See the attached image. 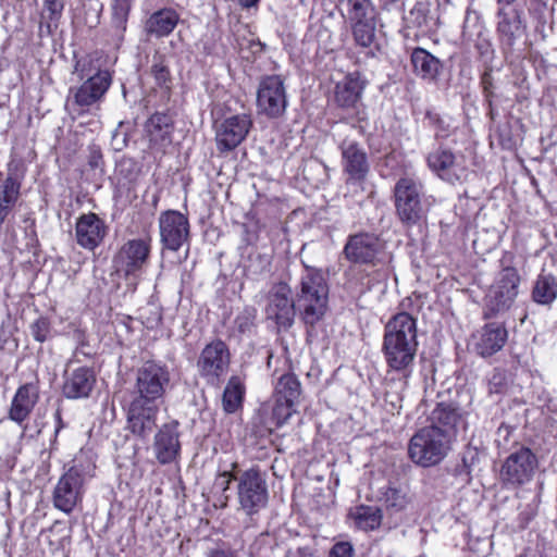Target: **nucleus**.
<instances>
[{"instance_id": "obj_57", "label": "nucleus", "mask_w": 557, "mask_h": 557, "mask_svg": "<svg viewBox=\"0 0 557 557\" xmlns=\"http://www.w3.org/2000/svg\"><path fill=\"white\" fill-rule=\"evenodd\" d=\"M117 136H119V135H117V133H115V134L113 135V138H112V139H113V141H117ZM125 145H126V139H125V138H123L121 144L116 143L115 149H116V150H121Z\"/></svg>"}, {"instance_id": "obj_42", "label": "nucleus", "mask_w": 557, "mask_h": 557, "mask_svg": "<svg viewBox=\"0 0 557 557\" xmlns=\"http://www.w3.org/2000/svg\"><path fill=\"white\" fill-rule=\"evenodd\" d=\"M236 475H233L230 471H223L216 474L212 487L211 493L218 497V500L221 506H225L228 502V495L226 492L230 488V484L233 480H235Z\"/></svg>"}, {"instance_id": "obj_58", "label": "nucleus", "mask_w": 557, "mask_h": 557, "mask_svg": "<svg viewBox=\"0 0 557 557\" xmlns=\"http://www.w3.org/2000/svg\"><path fill=\"white\" fill-rule=\"evenodd\" d=\"M497 1V4L499 7H508L510 4H512L516 0H496Z\"/></svg>"}, {"instance_id": "obj_24", "label": "nucleus", "mask_w": 557, "mask_h": 557, "mask_svg": "<svg viewBox=\"0 0 557 557\" xmlns=\"http://www.w3.org/2000/svg\"><path fill=\"white\" fill-rule=\"evenodd\" d=\"M508 332L498 323L485 324L474 335V350L482 357H490L499 351L506 344Z\"/></svg>"}, {"instance_id": "obj_53", "label": "nucleus", "mask_w": 557, "mask_h": 557, "mask_svg": "<svg viewBox=\"0 0 557 557\" xmlns=\"http://www.w3.org/2000/svg\"><path fill=\"white\" fill-rule=\"evenodd\" d=\"M54 419L57 421V426H55V431H54V436L57 437L59 431L61 429L64 428V424H63V421H62V417H61V411L60 410H57L55 413H54Z\"/></svg>"}, {"instance_id": "obj_55", "label": "nucleus", "mask_w": 557, "mask_h": 557, "mask_svg": "<svg viewBox=\"0 0 557 557\" xmlns=\"http://www.w3.org/2000/svg\"><path fill=\"white\" fill-rule=\"evenodd\" d=\"M357 128L355 125H349V124H344L342 126V129H341V133H338V136H342V134L346 137V135L348 134L350 137V133L355 132Z\"/></svg>"}, {"instance_id": "obj_3", "label": "nucleus", "mask_w": 557, "mask_h": 557, "mask_svg": "<svg viewBox=\"0 0 557 557\" xmlns=\"http://www.w3.org/2000/svg\"><path fill=\"white\" fill-rule=\"evenodd\" d=\"M95 463L90 458L77 456L59 479L52 493L53 506L64 513H71L82 502L84 485L95 475Z\"/></svg>"}, {"instance_id": "obj_39", "label": "nucleus", "mask_w": 557, "mask_h": 557, "mask_svg": "<svg viewBox=\"0 0 557 557\" xmlns=\"http://www.w3.org/2000/svg\"><path fill=\"white\" fill-rule=\"evenodd\" d=\"M356 524L362 530H374L381 524V510L373 506H359L354 513Z\"/></svg>"}, {"instance_id": "obj_32", "label": "nucleus", "mask_w": 557, "mask_h": 557, "mask_svg": "<svg viewBox=\"0 0 557 557\" xmlns=\"http://www.w3.org/2000/svg\"><path fill=\"white\" fill-rule=\"evenodd\" d=\"M532 300L541 306H552L557 299V277L552 273L541 272L532 286Z\"/></svg>"}, {"instance_id": "obj_49", "label": "nucleus", "mask_w": 557, "mask_h": 557, "mask_svg": "<svg viewBox=\"0 0 557 557\" xmlns=\"http://www.w3.org/2000/svg\"><path fill=\"white\" fill-rule=\"evenodd\" d=\"M354 547L349 542H338L332 546L327 557H352Z\"/></svg>"}, {"instance_id": "obj_29", "label": "nucleus", "mask_w": 557, "mask_h": 557, "mask_svg": "<svg viewBox=\"0 0 557 557\" xmlns=\"http://www.w3.org/2000/svg\"><path fill=\"white\" fill-rule=\"evenodd\" d=\"M413 70L421 78L435 82L442 71V62L422 48H416L411 54Z\"/></svg>"}, {"instance_id": "obj_15", "label": "nucleus", "mask_w": 557, "mask_h": 557, "mask_svg": "<svg viewBox=\"0 0 557 557\" xmlns=\"http://www.w3.org/2000/svg\"><path fill=\"white\" fill-rule=\"evenodd\" d=\"M426 163L441 180L450 184L461 182L467 176L465 158L461 154H455L446 147H438L431 151L426 157Z\"/></svg>"}, {"instance_id": "obj_8", "label": "nucleus", "mask_w": 557, "mask_h": 557, "mask_svg": "<svg viewBox=\"0 0 557 557\" xmlns=\"http://www.w3.org/2000/svg\"><path fill=\"white\" fill-rule=\"evenodd\" d=\"M235 481L238 504L246 515H256L268 505L267 475L259 468L252 467L239 472Z\"/></svg>"}, {"instance_id": "obj_46", "label": "nucleus", "mask_w": 557, "mask_h": 557, "mask_svg": "<svg viewBox=\"0 0 557 557\" xmlns=\"http://www.w3.org/2000/svg\"><path fill=\"white\" fill-rule=\"evenodd\" d=\"M296 404H289L287 401L275 398V405L272 411V418L275 420L276 425L284 424L295 412Z\"/></svg>"}, {"instance_id": "obj_14", "label": "nucleus", "mask_w": 557, "mask_h": 557, "mask_svg": "<svg viewBox=\"0 0 557 557\" xmlns=\"http://www.w3.org/2000/svg\"><path fill=\"white\" fill-rule=\"evenodd\" d=\"M536 467L535 454L528 447H521L506 458L500 479L506 484L519 486L532 480Z\"/></svg>"}, {"instance_id": "obj_52", "label": "nucleus", "mask_w": 557, "mask_h": 557, "mask_svg": "<svg viewBox=\"0 0 557 557\" xmlns=\"http://www.w3.org/2000/svg\"><path fill=\"white\" fill-rule=\"evenodd\" d=\"M88 163H89V165L92 169H97V168H99L101 165V163H102V154H101V151L98 148H91L90 149Z\"/></svg>"}, {"instance_id": "obj_21", "label": "nucleus", "mask_w": 557, "mask_h": 557, "mask_svg": "<svg viewBox=\"0 0 557 557\" xmlns=\"http://www.w3.org/2000/svg\"><path fill=\"white\" fill-rule=\"evenodd\" d=\"M178 422L164 423L154 435L153 450L157 460L162 463H171L181 453Z\"/></svg>"}, {"instance_id": "obj_4", "label": "nucleus", "mask_w": 557, "mask_h": 557, "mask_svg": "<svg viewBox=\"0 0 557 557\" xmlns=\"http://www.w3.org/2000/svg\"><path fill=\"white\" fill-rule=\"evenodd\" d=\"M329 286L323 273L307 268L300 277V288L296 295V305L306 324L314 325L327 309Z\"/></svg>"}, {"instance_id": "obj_33", "label": "nucleus", "mask_w": 557, "mask_h": 557, "mask_svg": "<svg viewBox=\"0 0 557 557\" xmlns=\"http://www.w3.org/2000/svg\"><path fill=\"white\" fill-rule=\"evenodd\" d=\"M20 183L8 176L0 186V224L3 223L20 196Z\"/></svg>"}, {"instance_id": "obj_45", "label": "nucleus", "mask_w": 557, "mask_h": 557, "mask_svg": "<svg viewBox=\"0 0 557 557\" xmlns=\"http://www.w3.org/2000/svg\"><path fill=\"white\" fill-rule=\"evenodd\" d=\"M132 0H114L112 5V20L115 27L125 29V24L131 10Z\"/></svg>"}, {"instance_id": "obj_54", "label": "nucleus", "mask_w": 557, "mask_h": 557, "mask_svg": "<svg viewBox=\"0 0 557 557\" xmlns=\"http://www.w3.org/2000/svg\"><path fill=\"white\" fill-rule=\"evenodd\" d=\"M160 321H161V313L157 310L153 313V317L151 319H148L147 326L153 327L154 325H158Z\"/></svg>"}, {"instance_id": "obj_6", "label": "nucleus", "mask_w": 557, "mask_h": 557, "mask_svg": "<svg viewBox=\"0 0 557 557\" xmlns=\"http://www.w3.org/2000/svg\"><path fill=\"white\" fill-rule=\"evenodd\" d=\"M498 272L494 283L490 286L484 298V317L496 318L507 312L515 304L519 294L520 275L510 264H505Z\"/></svg>"}, {"instance_id": "obj_11", "label": "nucleus", "mask_w": 557, "mask_h": 557, "mask_svg": "<svg viewBox=\"0 0 557 557\" xmlns=\"http://www.w3.org/2000/svg\"><path fill=\"white\" fill-rule=\"evenodd\" d=\"M151 251V238H133L126 240L113 258L117 272L125 276H136L147 265Z\"/></svg>"}, {"instance_id": "obj_18", "label": "nucleus", "mask_w": 557, "mask_h": 557, "mask_svg": "<svg viewBox=\"0 0 557 557\" xmlns=\"http://www.w3.org/2000/svg\"><path fill=\"white\" fill-rule=\"evenodd\" d=\"M161 244L169 250L177 251L189 239L187 216L176 210H168L159 216Z\"/></svg>"}, {"instance_id": "obj_26", "label": "nucleus", "mask_w": 557, "mask_h": 557, "mask_svg": "<svg viewBox=\"0 0 557 557\" xmlns=\"http://www.w3.org/2000/svg\"><path fill=\"white\" fill-rule=\"evenodd\" d=\"M145 131L153 149L164 150L172 144L173 121L165 113L152 114L145 124Z\"/></svg>"}, {"instance_id": "obj_7", "label": "nucleus", "mask_w": 557, "mask_h": 557, "mask_svg": "<svg viewBox=\"0 0 557 557\" xmlns=\"http://www.w3.org/2000/svg\"><path fill=\"white\" fill-rule=\"evenodd\" d=\"M424 185L413 176L400 177L394 187V202L398 218L406 225L419 223L425 215Z\"/></svg>"}, {"instance_id": "obj_10", "label": "nucleus", "mask_w": 557, "mask_h": 557, "mask_svg": "<svg viewBox=\"0 0 557 557\" xmlns=\"http://www.w3.org/2000/svg\"><path fill=\"white\" fill-rule=\"evenodd\" d=\"M111 84L112 74L110 72H98L85 79L81 86L70 89L67 103L78 114L88 112L92 106L103 99Z\"/></svg>"}, {"instance_id": "obj_50", "label": "nucleus", "mask_w": 557, "mask_h": 557, "mask_svg": "<svg viewBox=\"0 0 557 557\" xmlns=\"http://www.w3.org/2000/svg\"><path fill=\"white\" fill-rule=\"evenodd\" d=\"M235 323L240 333L248 332L253 325V314L250 311L245 310L236 318Z\"/></svg>"}, {"instance_id": "obj_47", "label": "nucleus", "mask_w": 557, "mask_h": 557, "mask_svg": "<svg viewBox=\"0 0 557 557\" xmlns=\"http://www.w3.org/2000/svg\"><path fill=\"white\" fill-rule=\"evenodd\" d=\"M51 327L47 318L40 317L30 324V334L35 341L44 343L50 337Z\"/></svg>"}, {"instance_id": "obj_31", "label": "nucleus", "mask_w": 557, "mask_h": 557, "mask_svg": "<svg viewBox=\"0 0 557 557\" xmlns=\"http://www.w3.org/2000/svg\"><path fill=\"white\" fill-rule=\"evenodd\" d=\"M431 425H435L443 431L454 432L459 424L463 422L461 410L453 404H438L431 413Z\"/></svg>"}, {"instance_id": "obj_36", "label": "nucleus", "mask_w": 557, "mask_h": 557, "mask_svg": "<svg viewBox=\"0 0 557 557\" xmlns=\"http://www.w3.org/2000/svg\"><path fill=\"white\" fill-rule=\"evenodd\" d=\"M350 24L356 45L362 48L372 47L376 38V18L354 21Z\"/></svg>"}, {"instance_id": "obj_37", "label": "nucleus", "mask_w": 557, "mask_h": 557, "mask_svg": "<svg viewBox=\"0 0 557 557\" xmlns=\"http://www.w3.org/2000/svg\"><path fill=\"white\" fill-rule=\"evenodd\" d=\"M347 17L349 22L371 21L376 18V9L372 0H347Z\"/></svg>"}, {"instance_id": "obj_43", "label": "nucleus", "mask_w": 557, "mask_h": 557, "mask_svg": "<svg viewBox=\"0 0 557 557\" xmlns=\"http://www.w3.org/2000/svg\"><path fill=\"white\" fill-rule=\"evenodd\" d=\"M383 500L386 508L393 512H400L405 510L410 502L407 494L396 487H387L384 493Z\"/></svg>"}, {"instance_id": "obj_17", "label": "nucleus", "mask_w": 557, "mask_h": 557, "mask_svg": "<svg viewBox=\"0 0 557 557\" xmlns=\"http://www.w3.org/2000/svg\"><path fill=\"white\" fill-rule=\"evenodd\" d=\"M343 171L347 183H361L367 177L370 165L368 156L361 145L348 134L339 143Z\"/></svg>"}, {"instance_id": "obj_13", "label": "nucleus", "mask_w": 557, "mask_h": 557, "mask_svg": "<svg viewBox=\"0 0 557 557\" xmlns=\"http://www.w3.org/2000/svg\"><path fill=\"white\" fill-rule=\"evenodd\" d=\"M383 248L384 244L377 235L360 232L348 236L343 253L349 262L376 265Z\"/></svg>"}, {"instance_id": "obj_12", "label": "nucleus", "mask_w": 557, "mask_h": 557, "mask_svg": "<svg viewBox=\"0 0 557 557\" xmlns=\"http://www.w3.org/2000/svg\"><path fill=\"white\" fill-rule=\"evenodd\" d=\"M287 107L284 79L281 75L264 76L257 90L258 111L269 117L281 116Z\"/></svg>"}, {"instance_id": "obj_40", "label": "nucleus", "mask_w": 557, "mask_h": 557, "mask_svg": "<svg viewBox=\"0 0 557 557\" xmlns=\"http://www.w3.org/2000/svg\"><path fill=\"white\" fill-rule=\"evenodd\" d=\"M98 72H110L107 69H101L99 65V59L92 54L84 55L75 61L73 74L79 79H87L94 76Z\"/></svg>"}, {"instance_id": "obj_9", "label": "nucleus", "mask_w": 557, "mask_h": 557, "mask_svg": "<svg viewBox=\"0 0 557 557\" xmlns=\"http://www.w3.org/2000/svg\"><path fill=\"white\" fill-rule=\"evenodd\" d=\"M231 366V352L228 346L222 339H213L208 343L197 359L199 375L210 385L218 386L228 372Z\"/></svg>"}, {"instance_id": "obj_20", "label": "nucleus", "mask_w": 557, "mask_h": 557, "mask_svg": "<svg viewBox=\"0 0 557 557\" xmlns=\"http://www.w3.org/2000/svg\"><path fill=\"white\" fill-rule=\"evenodd\" d=\"M108 234L106 222L96 213L88 212L77 218L75 239L78 246L92 251L99 247Z\"/></svg>"}, {"instance_id": "obj_34", "label": "nucleus", "mask_w": 557, "mask_h": 557, "mask_svg": "<svg viewBox=\"0 0 557 557\" xmlns=\"http://www.w3.org/2000/svg\"><path fill=\"white\" fill-rule=\"evenodd\" d=\"M301 395V385L294 373L283 374L275 385V398L297 404Z\"/></svg>"}, {"instance_id": "obj_5", "label": "nucleus", "mask_w": 557, "mask_h": 557, "mask_svg": "<svg viewBox=\"0 0 557 557\" xmlns=\"http://www.w3.org/2000/svg\"><path fill=\"white\" fill-rule=\"evenodd\" d=\"M447 431L435 425L418 430L409 441L408 456L410 460L423 468L440 463L447 455L450 446Z\"/></svg>"}, {"instance_id": "obj_41", "label": "nucleus", "mask_w": 557, "mask_h": 557, "mask_svg": "<svg viewBox=\"0 0 557 557\" xmlns=\"http://www.w3.org/2000/svg\"><path fill=\"white\" fill-rule=\"evenodd\" d=\"M65 0H44L41 18L47 23L50 28L52 25L58 26L64 10Z\"/></svg>"}, {"instance_id": "obj_25", "label": "nucleus", "mask_w": 557, "mask_h": 557, "mask_svg": "<svg viewBox=\"0 0 557 557\" xmlns=\"http://www.w3.org/2000/svg\"><path fill=\"white\" fill-rule=\"evenodd\" d=\"M95 383L94 371L88 367H79L65 372L62 393L69 399L86 398L92 391Z\"/></svg>"}, {"instance_id": "obj_22", "label": "nucleus", "mask_w": 557, "mask_h": 557, "mask_svg": "<svg viewBox=\"0 0 557 557\" xmlns=\"http://www.w3.org/2000/svg\"><path fill=\"white\" fill-rule=\"evenodd\" d=\"M296 306V302L289 297L287 285L280 284L270 295L267 315L269 319L274 320L280 327L287 329L294 322Z\"/></svg>"}, {"instance_id": "obj_16", "label": "nucleus", "mask_w": 557, "mask_h": 557, "mask_svg": "<svg viewBox=\"0 0 557 557\" xmlns=\"http://www.w3.org/2000/svg\"><path fill=\"white\" fill-rule=\"evenodd\" d=\"M252 127V119L247 113L234 114L225 117L215 132L216 148L220 152H227L239 146Z\"/></svg>"}, {"instance_id": "obj_28", "label": "nucleus", "mask_w": 557, "mask_h": 557, "mask_svg": "<svg viewBox=\"0 0 557 557\" xmlns=\"http://www.w3.org/2000/svg\"><path fill=\"white\" fill-rule=\"evenodd\" d=\"M406 28H414L425 35L435 29L437 18L431 14V4L426 1H418L404 17Z\"/></svg>"}, {"instance_id": "obj_27", "label": "nucleus", "mask_w": 557, "mask_h": 557, "mask_svg": "<svg viewBox=\"0 0 557 557\" xmlns=\"http://www.w3.org/2000/svg\"><path fill=\"white\" fill-rule=\"evenodd\" d=\"M178 21L180 15L175 10L164 8L153 12L146 20L145 32L156 38L166 37L174 30Z\"/></svg>"}, {"instance_id": "obj_56", "label": "nucleus", "mask_w": 557, "mask_h": 557, "mask_svg": "<svg viewBox=\"0 0 557 557\" xmlns=\"http://www.w3.org/2000/svg\"><path fill=\"white\" fill-rule=\"evenodd\" d=\"M207 557H228L222 549H212L208 553Z\"/></svg>"}, {"instance_id": "obj_38", "label": "nucleus", "mask_w": 557, "mask_h": 557, "mask_svg": "<svg viewBox=\"0 0 557 557\" xmlns=\"http://www.w3.org/2000/svg\"><path fill=\"white\" fill-rule=\"evenodd\" d=\"M410 376H401L389 379L386 383L385 401L392 406L393 409L399 410L403 407L404 392L408 386V379Z\"/></svg>"}, {"instance_id": "obj_23", "label": "nucleus", "mask_w": 557, "mask_h": 557, "mask_svg": "<svg viewBox=\"0 0 557 557\" xmlns=\"http://www.w3.org/2000/svg\"><path fill=\"white\" fill-rule=\"evenodd\" d=\"M366 87V82L358 73H350L346 75L335 86L334 99L336 104L344 110H356L361 101V96Z\"/></svg>"}, {"instance_id": "obj_44", "label": "nucleus", "mask_w": 557, "mask_h": 557, "mask_svg": "<svg viewBox=\"0 0 557 557\" xmlns=\"http://www.w3.org/2000/svg\"><path fill=\"white\" fill-rule=\"evenodd\" d=\"M151 74L159 86H168V83L171 81V74L163 54L156 53L153 55Z\"/></svg>"}, {"instance_id": "obj_30", "label": "nucleus", "mask_w": 557, "mask_h": 557, "mask_svg": "<svg viewBox=\"0 0 557 557\" xmlns=\"http://www.w3.org/2000/svg\"><path fill=\"white\" fill-rule=\"evenodd\" d=\"M37 399L38 395L33 385L25 384L21 386L13 397L10 418L16 422L24 421L29 416Z\"/></svg>"}, {"instance_id": "obj_51", "label": "nucleus", "mask_w": 557, "mask_h": 557, "mask_svg": "<svg viewBox=\"0 0 557 557\" xmlns=\"http://www.w3.org/2000/svg\"><path fill=\"white\" fill-rule=\"evenodd\" d=\"M284 557H314V554L309 547L289 548Z\"/></svg>"}, {"instance_id": "obj_35", "label": "nucleus", "mask_w": 557, "mask_h": 557, "mask_svg": "<svg viewBox=\"0 0 557 557\" xmlns=\"http://www.w3.org/2000/svg\"><path fill=\"white\" fill-rule=\"evenodd\" d=\"M245 394V385L237 375L230 377L222 397V405L226 412H235L242 405Z\"/></svg>"}, {"instance_id": "obj_48", "label": "nucleus", "mask_w": 557, "mask_h": 557, "mask_svg": "<svg viewBox=\"0 0 557 557\" xmlns=\"http://www.w3.org/2000/svg\"><path fill=\"white\" fill-rule=\"evenodd\" d=\"M481 85L483 87V94H484L486 101L488 102V107H490L491 113H492L493 112L492 104H493V99L495 98V92H494L493 76L490 71H485L482 74Z\"/></svg>"}, {"instance_id": "obj_1", "label": "nucleus", "mask_w": 557, "mask_h": 557, "mask_svg": "<svg viewBox=\"0 0 557 557\" xmlns=\"http://www.w3.org/2000/svg\"><path fill=\"white\" fill-rule=\"evenodd\" d=\"M171 373L166 364L146 361L138 370L135 395L128 406L127 422L131 432L148 437L156 426L159 403L170 385Z\"/></svg>"}, {"instance_id": "obj_2", "label": "nucleus", "mask_w": 557, "mask_h": 557, "mask_svg": "<svg viewBox=\"0 0 557 557\" xmlns=\"http://www.w3.org/2000/svg\"><path fill=\"white\" fill-rule=\"evenodd\" d=\"M418 345L417 320L407 312L393 315L384 327L382 345L388 372L411 376Z\"/></svg>"}, {"instance_id": "obj_19", "label": "nucleus", "mask_w": 557, "mask_h": 557, "mask_svg": "<svg viewBox=\"0 0 557 557\" xmlns=\"http://www.w3.org/2000/svg\"><path fill=\"white\" fill-rule=\"evenodd\" d=\"M521 14L517 9L498 8L496 32L500 47L505 52L511 51L517 40L525 34L527 26Z\"/></svg>"}]
</instances>
